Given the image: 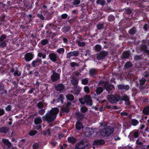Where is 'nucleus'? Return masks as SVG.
I'll use <instances>...</instances> for the list:
<instances>
[{"label": "nucleus", "mask_w": 149, "mask_h": 149, "mask_svg": "<svg viewBox=\"0 0 149 149\" xmlns=\"http://www.w3.org/2000/svg\"><path fill=\"white\" fill-rule=\"evenodd\" d=\"M76 116L78 119H82L84 118V115L82 113L78 112L76 113Z\"/></svg>", "instance_id": "23"}, {"label": "nucleus", "mask_w": 149, "mask_h": 149, "mask_svg": "<svg viewBox=\"0 0 149 149\" xmlns=\"http://www.w3.org/2000/svg\"><path fill=\"white\" fill-rule=\"evenodd\" d=\"M146 81V79H145L144 78H142L139 81V84L140 85H143L144 83H145Z\"/></svg>", "instance_id": "36"}, {"label": "nucleus", "mask_w": 149, "mask_h": 149, "mask_svg": "<svg viewBox=\"0 0 149 149\" xmlns=\"http://www.w3.org/2000/svg\"><path fill=\"white\" fill-rule=\"evenodd\" d=\"M103 91V88L102 87H99L97 88L96 90V92L97 95H99Z\"/></svg>", "instance_id": "26"}, {"label": "nucleus", "mask_w": 149, "mask_h": 149, "mask_svg": "<svg viewBox=\"0 0 149 149\" xmlns=\"http://www.w3.org/2000/svg\"><path fill=\"white\" fill-rule=\"evenodd\" d=\"M33 149H38L39 148L38 144L37 143H35L33 145Z\"/></svg>", "instance_id": "51"}, {"label": "nucleus", "mask_w": 149, "mask_h": 149, "mask_svg": "<svg viewBox=\"0 0 149 149\" xmlns=\"http://www.w3.org/2000/svg\"><path fill=\"white\" fill-rule=\"evenodd\" d=\"M44 104L41 102H39L37 104V107L39 109H42L44 107Z\"/></svg>", "instance_id": "34"}, {"label": "nucleus", "mask_w": 149, "mask_h": 149, "mask_svg": "<svg viewBox=\"0 0 149 149\" xmlns=\"http://www.w3.org/2000/svg\"><path fill=\"white\" fill-rule=\"evenodd\" d=\"M104 143V141L102 139L95 140L93 143V145H101Z\"/></svg>", "instance_id": "18"}, {"label": "nucleus", "mask_w": 149, "mask_h": 149, "mask_svg": "<svg viewBox=\"0 0 149 149\" xmlns=\"http://www.w3.org/2000/svg\"><path fill=\"white\" fill-rule=\"evenodd\" d=\"M147 46L145 44H142L140 46V50L141 51L144 52L145 53H147L148 55H149V50H147Z\"/></svg>", "instance_id": "13"}, {"label": "nucleus", "mask_w": 149, "mask_h": 149, "mask_svg": "<svg viewBox=\"0 0 149 149\" xmlns=\"http://www.w3.org/2000/svg\"><path fill=\"white\" fill-rule=\"evenodd\" d=\"M80 102L82 104H84L86 103V100H85V96L84 98H80L79 99Z\"/></svg>", "instance_id": "33"}, {"label": "nucleus", "mask_w": 149, "mask_h": 149, "mask_svg": "<svg viewBox=\"0 0 149 149\" xmlns=\"http://www.w3.org/2000/svg\"><path fill=\"white\" fill-rule=\"evenodd\" d=\"M136 31V28L134 27H133L129 31V33L131 35H134Z\"/></svg>", "instance_id": "27"}, {"label": "nucleus", "mask_w": 149, "mask_h": 149, "mask_svg": "<svg viewBox=\"0 0 149 149\" xmlns=\"http://www.w3.org/2000/svg\"><path fill=\"white\" fill-rule=\"evenodd\" d=\"M144 76L145 77H147L149 76V72H146L144 73Z\"/></svg>", "instance_id": "62"}, {"label": "nucleus", "mask_w": 149, "mask_h": 149, "mask_svg": "<svg viewBox=\"0 0 149 149\" xmlns=\"http://www.w3.org/2000/svg\"><path fill=\"white\" fill-rule=\"evenodd\" d=\"M108 53V52L104 51H102L99 54H97V58L98 60L102 59L105 56H107Z\"/></svg>", "instance_id": "6"}, {"label": "nucleus", "mask_w": 149, "mask_h": 149, "mask_svg": "<svg viewBox=\"0 0 149 149\" xmlns=\"http://www.w3.org/2000/svg\"><path fill=\"white\" fill-rule=\"evenodd\" d=\"M136 143L137 145H142L143 143L140 141V139L139 138L136 141Z\"/></svg>", "instance_id": "50"}, {"label": "nucleus", "mask_w": 149, "mask_h": 149, "mask_svg": "<svg viewBox=\"0 0 149 149\" xmlns=\"http://www.w3.org/2000/svg\"><path fill=\"white\" fill-rule=\"evenodd\" d=\"M109 101L112 103H114L118 102L120 99V96L118 95L115 96L113 95L108 96L107 97Z\"/></svg>", "instance_id": "4"}, {"label": "nucleus", "mask_w": 149, "mask_h": 149, "mask_svg": "<svg viewBox=\"0 0 149 149\" xmlns=\"http://www.w3.org/2000/svg\"><path fill=\"white\" fill-rule=\"evenodd\" d=\"M9 128L6 127H3L0 128V132L4 134H6L9 131Z\"/></svg>", "instance_id": "20"}, {"label": "nucleus", "mask_w": 149, "mask_h": 149, "mask_svg": "<svg viewBox=\"0 0 149 149\" xmlns=\"http://www.w3.org/2000/svg\"><path fill=\"white\" fill-rule=\"evenodd\" d=\"M139 123V122L136 120H132V124L134 126H135L137 125Z\"/></svg>", "instance_id": "46"}, {"label": "nucleus", "mask_w": 149, "mask_h": 149, "mask_svg": "<svg viewBox=\"0 0 149 149\" xmlns=\"http://www.w3.org/2000/svg\"><path fill=\"white\" fill-rule=\"evenodd\" d=\"M43 134L45 135H49L50 134V131L49 129H47L46 130L43 131Z\"/></svg>", "instance_id": "39"}, {"label": "nucleus", "mask_w": 149, "mask_h": 149, "mask_svg": "<svg viewBox=\"0 0 149 149\" xmlns=\"http://www.w3.org/2000/svg\"><path fill=\"white\" fill-rule=\"evenodd\" d=\"M113 132V127L110 126L104 129L101 132V135L103 136H107L112 134Z\"/></svg>", "instance_id": "3"}, {"label": "nucleus", "mask_w": 149, "mask_h": 149, "mask_svg": "<svg viewBox=\"0 0 149 149\" xmlns=\"http://www.w3.org/2000/svg\"><path fill=\"white\" fill-rule=\"evenodd\" d=\"M4 112L3 109H0V116L3 115Z\"/></svg>", "instance_id": "63"}, {"label": "nucleus", "mask_w": 149, "mask_h": 149, "mask_svg": "<svg viewBox=\"0 0 149 149\" xmlns=\"http://www.w3.org/2000/svg\"><path fill=\"white\" fill-rule=\"evenodd\" d=\"M50 59L53 62H55L57 60L58 56L57 54L54 53H51L49 55Z\"/></svg>", "instance_id": "12"}, {"label": "nucleus", "mask_w": 149, "mask_h": 149, "mask_svg": "<svg viewBox=\"0 0 149 149\" xmlns=\"http://www.w3.org/2000/svg\"><path fill=\"white\" fill-rule=\"evenodd\" d=\"M68 17V15L66 14H63L61 15V17L63 19H66Z\"/></svg>", "instance_id": "61"}, {"label": "nucleus", "mask_w": 149, "mask_h": 149, "mask_svg": "<svg viewBox=\"0 0 149 149\" xmlns=\"http://www.w3.org/2000/svg\"><path fill=\"white\" fill-rule=\"evenodd\" d=\"M101 49V46L99 45H96L95 46V49L97 52H99Z\"/></svg>", "instance_id": "42"}, {"label": "nucleus", "mask_w": 149, "mask_h": 149, "mask_svg": "<svg viewBox=\"0 0 149 149\" xmlns=\"http://www.w3.org/2000/svg\"><path fill=\"white\" fill-rule=\"evenodd\" d=\"M56 89L58 91H61L64 89V87L62 84H58L56 86Z\"/></svg>", "instance_id": "29"}, {"label": "nucleus", "mask_w": 149, "mask_h": 149, "mask_svg": "<svg viewBox=\"0 0 149 149\" xmlns=\"http://www.w3.org/2000/svg\"><path fill=\"white\" fill-rule=\"evenodd\" d=\"M6 38V36L4 34L1 35L0 38V42H3V40Z\"/></svg>", "instance_id": "49"}, {"label": "nucleus", "mask_w": 149, "mask_h": 149, "mask_svg": "<svg viewBox=\"0 0 149 149\" xmlns=\"http://www.w3.org/2000/svg\"><path fill=\"white\" fill-rule=\"evenodd\" d=\"M68 140L70 143H74L76 141L75 139L73 137H69L68 139Z\"/></svg>", "instance_id": "30"}, {"label": "nucleus", "mask_w": 149, "mask_h": 149, "mask_svg": "<svg viewBox=\"0 0 149 149\" xmlns=\"http://www.w3.org/2000/svg\"><path fill=\"white\" fill-rule=\"evenodd\" d=\"M125 67L127 68H130L132 67V65L130 62H128L125 65Z\"/></svg>", "instance_id": "35"}, {"label": "nucleus", "mask_w": 149, "mask_h": 149, "mask_svg": "<svg viewBox=\"0 0 149 149\" xmlns=\"http://www.w3.org/2000/svg\"><path fill=\"white\" fill-rule=\"evenodd\" d=\"M97 29L100 30L103 29L104 28L103 24H99L97 25Z\"/></svg>", "instance_id": "44"}, {"label": "nucleus", "mask_w": 149, "mask_h": 149, "mask_svg": "<svg viewBox=\"0 0 149 149\" xmlns=\"http://www.w3.org/2000/svg\"><path fill=\"white\" fill-rule=\"evenodd\" d=\"M118 87L119 89L121 90H128L130 88L129 86L124 84H119L118 85Z\"/></svg>", "instance_id": "19"}, {"label": "nucleus", "mask_w": 149, "mask_h": 149, "mask_svg": "<svg viewBox=\"0 0 149 149\" xmlns=\"http://www.w3.org/2000/svg\"><path fill=\"white\" fill-rule=\"evenodd\" d=\"M11 106L10 105H8L6 108V110L7 111H10L11 110Z\"/></svg>", "instance_id": "59"}, {"label": "nucleus", "mask_w": 149, "mask_h": 149, "mask_svg": "<svg viewBox=\"0 0 149 149\" xmlns=\"http://www.w3.org/2000/svg\"><path fill=\"white\" fill-rule=\"evenodd\" d=\"M143 113L145 115L149 114V106L145 107L143 110Z\"/></svg>", "instance_id": "25"}, {"label": "nucleus", "mask_w": 149, "mask_h": 149, "mask_svg": "<svg viewBox=\"0 0 149 149\" xmlns=\"http://www.w3.org/2000/svg\"><path fill=\"white\" fill-rule=\"evenodd\" d=\"M108 19L109 21H113L114 20V17L113 16L110 15Z\"/></svg>", "instance_id": "54"}, {"label": "nucleus", "mask_w": 149, "mask_h": 149, "mask_svg": "<svg viewBox=\"0 0 149 149\" xmlns=\"http://www.w3.org/2000/svg\"><path fill=\"white\" fill-rule=\"evenodd\" d=\"M53 74L51 76V79L52 82H56L59 79L60 74L55 72L54 71H53Z\"/></svg>", "instance_id": "5"}, {"label": "nucleus", "mask_w": 149, "mask_h": 149, "mask_svg": "<svg viewBox=\"0 0 149 149\" xmlns=\"http://www.w3.org/2000/svg\"><path fill=\"white\" fill-rule=\"evenodd\" d=\"M85 100L86 103L89 105L91 106L92 104V101L91 98L90 96L88 95L85 96Z\"/></svg>", "instance_id": "14"}, {"label": "nucleus", "mask_w": 149, "mask_h": 149, "mask_svg": "<svg viewBox=\"0 0 149 149\" xmlns=\"http://www.w3.org/2000/svg\"><path fill=\"white\" fill-rule=\"evenodd\" d=\"M64 52V49L63 48H61L58 49L57 52L59 54H63Z\"/></svg>", "instance_id": "47"}, {"label": "nucleus", "mask_w": 149, "mask_h": 149, "mask_svg": "<svg viewBox=\"0 0 149 149\" xmlns=\"http://www.w3.org/2000/svg\"><path fill=\"white\" fill-rule=\"evenodd\" d=\"M42 122L41 118L39 117H37L34 119V123L36 124H38Z\"/></svg>", "instance_id": "24"}, {"label": "nucleus", "mask_w": 149, "mask_h": 149, "mask_svg": "<svg viewBox=\"0 0 149 149\" xmlns=\"http://www.w3.org/2000/svg\"><path fill=\"white\" fill-rule=\"evenodd\" d=\"M66 97L68 100L71 101H73L74 99V96L72 95L71 94H67L66 95Z\"/></svg>", "instance_id": "22"}, {"label": "nucleus", "mask_w": 149, "mask_h": 149, "mask_svg": "<svg viewBox=\"0 0 149 149\" xmlns=\"http://www.w3.org/2000/svg\"><path fill=\"white\" fill-rule=\"evenodd\" d=\"M61 110L63 112L67 113H68L69 111V108L67 107H63L61 109Z\"/></svg>", "instance_id": "43"}, {"label": "nucleus", "mask_w": 149, "mask_h": 149, "mask_svg": "<svg viewBox=\"0 0 149 149\" xmlns=\"http://www.w3.org/2000/svg\"><path fill=\"white\" fill-rule=\"evenodd\" d=\"M59 111L58 109L56 107L52 108L45 116L42 117L43 120L47 121L48 123L52 122L56 118V115Z\"/></svg>", "instance_id": "1"}, {"label": "nucleus", "mask_w": 149, "mask_h": 149, "mask_svg": "<svg viewBox=\"0 0 149 149\" xmlns=\"http://www.w3.org/2000/svg\"><path fill=\"white\" fill-rule=\"evenodd\" d=\"M84 91L87 93H89L90 91L89 88L87 86H85L84 88Z\"/></svg>", "instance_id": "45"}, {"label": "nucleus", "mask_w": 149, "mask_h": 149, "mask_svg": "<svg viewBox=\"0 0 149 149\" xmlns=\"http://www.w3.org/2000/svg\"><path fill=\"white\" fill-rule=\"evenodd\" d=\"M79 54V52L77 51H74L72 52H70L68 53L66 56L67 58H69L73 56H77Z\"/></svg>", "instance_id": "11"}, {"label": "nucleus", "mask_w": 149, "mask_h": 149, "mask_svg": "<svg viewBox=\"0 0 149 149\" xmlns=\"http://www.w3.org/2000/svg\"><path fill=\"white\" fill-rule=\"evenodd\" d=\"M88 80L86 79H84L82 81V84L85 85L87 84L88 83Z\"/></svg>", "instance_id": "48"}, {"label": "nucleus", "mask_w": 149, "mask_h": 149, "mask_svg": "<svg viewBox=\"0 0 149 149\" xmlns=\"http://www.w3.org/2000/svg\"><path fill=\"white\" fill-rule=\"evenodd\" d=\"M89 143L88 141L83 139L78 143L76 145L77 149H84L88 146Z\"/></svg>", "instance_id": "2"}, {"label": "nucleus", "mask_w": 149, "mask_h": 149, "mask_svg": "<svg viewBox=\"0 0 149 149\" xmlns=\"http://www.w3.org/2000/svg\"><path fill=\"white\" fill-rule=\"evenodd\" d=\"M37 133V132L36 130H32L29 132V134L31 135H34Z\"/></svg>", "instance_id": "53"}, {"label": "nucleus", "mask_w": 149, "mask_h": 149, "mask_svg": "<svg viewBox=\"0 0 149 149\" xmlns=\"http://www.w3.org/2000/svg\"><path fill=\"white\" fill-rule=\"evenodd\" d=\"M88 110L87 108L85 106L81 107V111L83 113L86 112Z\"/></svg>", "instance_id": "41"}, {"label": "nucleus", "mask_w": 149, "mask_h": 149, "mask_svg": "<svg viewBox=\"0 0 149 149\" xmlns=\"http://www.w3.org/2000/svg\"><path fill=\"white\" fill-rule=\"evenodd\" d=\"M86 54H85V55L86 56H87L88 55V56H89L90 55V51L89 50H87L86 52Z\"/></svg>", "instance_id": "58"}, {"label": "nucleus", "mask_w": 149, "mask_h": 149, "mask_svg": "<svg viewBox=\"0 0 149 149\" xmlns=\"http://www.w3.org/2000/svg\"><path fill=\"white\" fill-rule=\"evenodd\" d=\"M14 74L15 76H19L21 75V73L18 71H16L14 73Z\"/></svg>", "instance_id": "57"}, {"label": "nucleus", "mask_w": 149, "mask_h": 149, "mask_svg": "<svg viewBox=\"0 0 149 149\" xmlns=\"http://www.w3.org/2000/svg\"><path fill=\"white\" fill-rule=\"evenodd\" d=\"M70 78L71 84L73 85L76 86L78 83L79 79L75 77L74 75L71 76Z\"/></svg>", "instance_id": "9"}, {"label": "nucleus", "mask_w": 149, "mask_h": 149, "mask_svg": "<svg viewBox=\"0 0 149 149\" xmlns=\"http://www.w3.org/2000/svg\"><path fill=\"white\" fill-rule=\"evenodd\" d=\"M49 41L46 39L41 40V43L43 45H45L48 43Z\"/></svg>", "instance_id": "38"}, {"label": "nucleus", "mask_w": 149, "mask_h": 149, "mask_svg": "<svg viewBox=\"0 0 149 149\" xmlns=\"http://www.w3.org/2000/svg\"><path fill=\"white\" fill-rule=\"evenodd\" d=\"M41 109L38 110V113L41 115H43L45 113V110L44 109Z\"/></svg>", "instance_id": "37"}, {"label": "nucleus", "mask_w": 149, "mask_h": 149, "mask_svg": "<svg viewBox=\"0 0 149 149\" xmlns=\"http://www.w3.org/2000/svg\"><path fill=\"white\" fill-rule=\"evenodd\" d=\"M76 127L77 130H80L83 128V126L82 123L81 122L78 121L76 125Z\"/></svg>", "instance_id": "21"}, {"label": "nucleus", "mask_w": 149, "mask_h": 149, "mask_svg": "<svg viewBox=\"0 0 149 149\" xmlns=\"http://www.w3.org/2000/svg\"><path fill=\"white\" fill-rule=\"evenodd\" d=\"M41 59H37L36 60L33 61L32 63V65L33 67H35L41 64Z\"/></svg>", "instance_id": "15"}, {"label": "nucleus", "mask_w": 149, "mask_h": 149, "mask_svg": "<svg viewBox=\"0 0 149 149\" xmlns=\"http://www.w3.org/2000/svg\"><path fill=\"white\" fill-rule=\"evenodd\" d=\"M6 42H0V47H4L6 46Z\"/></svg>", "instance_id": "56"}, {"label": "nucleus", "mask_w": 149, "mask_h": 149, "mask_svg": "<svg viewBox=\"0 0 149 149\" xmlns=\"http://www.w3.org/2000/svg\"><path fill=\"white\" fill-rule=\"evenodd\" d=\"M94 132L93 129L88 127L86 128L84 131V135L86 137H90L92 136Z\"/></svg>", "instance_id": "7"}, {"label": "nucleus", "mask_w": 149, "mask_h": 149, "mask_svg": "<svg viewBox=\"0 0 149 149\" xmlns=\"http://www.w3.org/2000/svg\"><path fill=\"white\" fill-rule=\"evenodd\" d=\"M132 12V11L129 8H128L125 11V13L127 14H130Z\"/></svg>", "instance_id": "52"}, {"label": "nucleus", "mask_w": 149, "mask_h": 149, "mask_svg": "<svg viewBox=\"0 0 149 149\" xmlns=\"http://www.w3.org/2000/svg\"><path fill=\"white\" fill-rule=\"evenodd\" d=\"M119 100L124 101L127 105H129L130 104L129 97L126 95H125L121 97L120 96V99Z\"/></svg>", "instance_id": "8"}, {"label": "nucleus", "mask_w": 149, "mask_h": 149, "mask_svg": "<svg viewBox=\"0 0 149 149\" xmlns=\"http://www.w3.org/2000/svg\"><path fill=\"white\" fill-rule=\"evenodd\" d=\"M2 142L6 145L9 148L12 145L11 143L9 141L8 139H2Z\"/></svg>", "instance_id": "17"}, {"label": "nucleus", "mask_w": 149, "mask_h": 149, "mask_svg": "<svg viewBox=\"0 0 149 149\" xmlns=\"http://www.w3.org/2000/svg\"><path fill=\"white\" fill-rule=\"evenodd\" d=\"M114 88V86L113 85L108 83L105 84L104 85V88L109 93Z\"/></svg>", "instance_id": "10"}, {"label": "nucleus", "mask_w": 149, "mask_h": 149, "mask_svg": "<svg viewBox=\"0 0 149 149\" xmlns=\"http://www.w3.org/2000/svg\"><path fill=\"white\" fill-rule=\"evenodd\" d=\"M33 58V54L31 53H27L25 55V59L27 61H30Z\"/></svg>", "instance_id": "16"}, {"label": "nucleus", "mask_w": 149, "mask_h": 149, "mask_svg": "<svg viewBox=\"0 0 149 149\" xmlns=\"http://www.w3.org/2000/svg\"><path fill=\"white\" fill-rule=\"evenodd\" d=\"M96 3L97 4L101 5L103 6L105 4V1L104 0H97Z\"/></svg>", "instance_id": "31"}, {"label": "nucleus", "mask_w": 149, "mask_h": 149, "mask_svg": "<svg viewBox=\"0 0 149 149\" xmlns=\"http://www.w3.org/2000/svg\"><path fill=\"white\" fill-rule=\"evenodd\" d=\"M134 136L135 138H137L139 137L138 132H136L134 133Z\"/></svg>", "instance_id": "60"}, {"label": "nucleus", "mask_w": 149, "mask_h": 149, "mask_svg": "<svg viewBox=\"0 0 149 149\" xmlns=\"http://www.w3.org/2000/svg\"><path fill=\"white\" fill-rule=\"evenodd\" d=\"M130 55V53L127 52H125L123 53V56L124 58H127Z\"/></svg>", "instance_id": "32"}, {"label": "nucleus", "mask_w": 149, "mask_h": 149, "mask_svg": "<svg viewBox=\"0 0 149 149\" xmlns=\"http://www.w3.org/2000/svg\"><path fill=\"white\" fill-rule=\"evenodd\" d=\"M73 4L74 5H77L79 4L80 2L79 0H74Z\"/></svg>", "instance_id": "55"}, {"label": "nucleus", "mask_w": 149, "mask_h": 149, "mask_svg": "<svg viewBox=\"0 0 149 149\" xmlns=\"http://www.w3.org/2000/svg\"><path fill=\"white\" fill-rule=\"evenodd\" d=\"M89 73L91 75L93 76L97 74V71L95 69H91L90 70Z\"/></svg>", "instance_id": "28"}, {"label": "nucleus", "mask_w": 149, "mask_h": 149, "mask_svg": "<svg viewBox=\"0 0 149 149\" xmlns=\"http://www.w3.org/2000/svg\"><path fill=\"white\" fill-rule=\"evenodd\" d=\"M78 45L80 47H83L85 45V43L84 42H81L79 40H78L77 41Z\"/></svg>", "instance_id": "40"}, {"label": "nucleus", "mask_w": 149, "mask_h": 149, "mask_svg": "<svg viewBox=\"0 0 149 149\" xmlns=\"http://www.w3.org/2000/svg\"><path fill=\"white\" fill-rule=\"evenodd\" d=\"M4 88V86L2 84H0V90H2Z\"/></svg>", "instance_id": "64"}]
</instances>
